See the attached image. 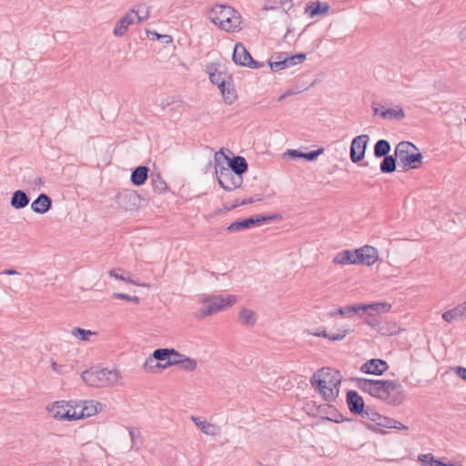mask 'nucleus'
Masks as SVG:
<instances>
[{
    "instance_id": "1",
    "label": "nucleus",
    "mask_w": 466,
    "mask_h": 466,
    "mask_svg": "<svg viewBox=\"0 0 466 466\" xmlns=\"http://www.w3.org/2000/svg\"><path fill=\"white\" fill-rule=\"evenodd\" d=\"M354 381L361 391L381 400L387 404L399 406L404 401L403 387L396 380L356 378Z\"/></svg>"
},
{
    "instance_id": "2",
    "label": "nucleus",
    "mask_w": 466,
    "mask_h": 466,
    "mask_svg": "<svg viewBox=\"0 0 466 466\" xmlns=\"http://www.w3.org/2000/svg\"><path fill=\"white\" fill-rule=\"evenodd\" d=\"M341 380L342 376L339 370L324 367L313 374L310 382L323 399L330 402L339 396Z\"/></svg>"
},
{
    "instance_id": "3",
    "label": "nucleus",
    "mask_w": 466,
    "mask_h": 466,
    "mask_svg": "<svg viewBox=\"0 0 466 466\" xmlns=\"http://www.w3.org/2000/svg\"><path fill=\"white\" fill-rule=\"evenodd\" d=\"M207 72L210 82L218 86L225 103L231 105L237 99L232 75L228 72L225 66L216 64L207 65Z\"/></svg>"
},
{
    "instance_id": "4",
    "label": "nucleus",
    "mask_w": 466,
    "mask_h": 466,
    "mask_svg": "<svg viewBox=\"0 0 466 466\" xmlns=\"http://www.w3.org/2000/svg\"><path fill=\"white\" fill-rule=\"evenodd\" d=\"M379 259V252L374 247L366 245L354 250L346 249L339 252L334 258L333 262L339 265H356L372 266Z\"/></svg>"
},
{
    "instance_id": "5",
    "label": "nucleus",
    "mask_w": 466,
    "mask_h": 466,
    "mask_svg": "<svg viewBox=\"0 0 466 466\" xmlns=\"http://www.w3.org/2000/svg\"><path fill=\"white\" fill-rule=\"evenodd\" d=\"M209 19L225 31L240 29V16L236 15V10L229 5H216L209 12Z\"/></svg>"
},
{
    "instance_id": "6",
    "label": "nucleus",
    "mask_w": 466,
    "mask_h": 466,
    "mask_svg": "<svg viewBox=\"0 0 466 466\" xmlns=\"http://www.w3.org/2000/svg\"><path fill=\"white\" fill-rule=\"evenodd\" d=\"M81 378L90 387L102 388L115 384L119 378V372L116 370L92 367L83 371Z\"/></svg>"
},
{
    "instance_id": "7",
    "label": "nucleus",
    "mask_w": 466,
    "mask_h": 466,
    "mask_svg": "<svg viewBox=\"0 0 466 466\" xmlns=\"http://www.w3.org/2000/svg\"><path fill=\"white\" fill-rule=\"evenodd\" d=\"M214 163L222 165L227 163L226 167L241 177L248 169V164L244 157L234 156L229 149L223 147L215 153Z\"/></svg>"
},
{
    "instance_id": "8",
    "label": "nucleus",
    "mask_w": 466,
    "mask_h": 466,
    "mask_svg": "<svg viewBox=\"0 0 466 466\" xmlns=\"http://www.w3.org/2000/svg\"><path fill=\"white\" fill-rule=\"evenodd\" d=\"M412 150H418V148L414 144L408 141H401L395 147L396 157H399L404 169L418 168L422 161V154L420 152L414 153Z\"/></svg>"
},
{
    "instance_id": "9",
    "label": "nucleus",
    "mask_w": 466,
    "mask_h": 466,
    "mask_svg": "<svg viewBox=\"0 0 466 466\" xmlns=\"http://www.w3.org/2000/svg\"><path fill=\"white\" fill-rule=\"evenodd\" d=\"M203 303L207 304L199 309V312L195 316L198 319L206 318L209 315H213L228 306H231L236 303L237 299L234 295H228L227 298L221 296H213L204 299Z\"/></svg>"
},
{
    "instance_id": "10",
    "label": "nucleus",
    "mask_w": 466,
    "mask_h": 466,
    "mask_svg": "<svg viewBox=\"0 0 466 466\" xmlns=\"http://www.w3.org/2000/svg\"><path fill=\"white\" fill-rule=\"evenodd\" d=\"M215 171L219 186L226 191H233L241 187L243 177L233 173L224 165L215 163Z\"/></svg>"
},
{
    "instance_id": "11",
    "label": "nucleus",
    "mask_w": 466,
    "mask_h": 466,
    "mask_svg": "<svg viewBox=\"0 0 466 466\" xmlns=\"http://www.w3.org/2000/svg\"><path fill=\"white\" fill-rule=\"evenodd\" d=\"M280 215L274 214V215H257L249 218H246L243 219H238L231 224H229L227 228V230L228 232H236V231H242L245 229L252 228L254 227L259 226L263 223L271 222L278 218H280Z\"/></svg>"
},
{
    "instance_id": "12",
    "label": "nucleus",
    "mask_w": 466,
    "mask_h": 466,
    "mask_svg": "<svg viewBox=\"0 0 466 466\" xmlns=\"http://www.w3.org/2000/svg\"><path fill=\"white\" fill-rule=\"evenodd\" d=\"M346 403L351 414L366 420L370 410L374 408L373 406L366 405L363 398L354 390L347 391Z\"/></svg>"
},
{
    "instance_id": "13",
    "label": "nucleus",
    "mask_w": 466,
    "mask_h": 466,
    "mask_svg": "<svg viewBox=\"0 0 466 466\" xmlns=\"http://www.w3.org/2000/svg\"><path fill=\"white\" fill-rule=\"evenodd\" d=\"M149 16V10L146 8L145 15H139V10L131 9L123 17H121L116 24L113 34L116 36H123L130 25L134 23H140L145 21Z\"/></svg>"
},
{
    "instance_id": "14",
    "label": "nucleus",
    "mask_w": 466,
    "mask_h": 466,
    "mask_svg": "<svg viewBox=\"0 0 466 466\" xmlns=\"http://www.w3.org/2000/svg\"><path fill=\"white\" fill-rule=\"evenodd\" d=\"M233 62L240 66H246L249 68L258 69L262 67L264 65L262 62H258L251 56L250 53L247 50L245 46L238 42L235 45L233 54H232Z\"/></svg>"
},
{
    "instance_id": "15",
    "label": "nucleus",
    "mask_w": 466,
    "mask_h": 466,
    "mask_svg": "<svg viewBox=\"0 0 466 466\" xmlns=\"http://www.w3.org/2000/svg\"><path fill=\"white\" fill-rule=\"evenodd\" d=\"M80 408L79 405H70L69 402L65 400L56 401L51 408L48 409L51 415L57 420H76V410Z\"/></svg>"
},
{
    "instance_id": "16",
    "label": "nucleus",
    "mask_w": 466,
    "mask_h": 466,
    "mask_svg": "<svg viewBox=\"0 0 466 466\" xmlns=\"http://www.w3.org/2000/svg\"><path fill=\"white\" fill-rule=\"evenodd\" d=\"M368 420L374 422L377 426L387 429L407 430L408 427L397 420L380 414L375 408L370 410Z\"/></svg>"
},
{
    "instance_id": "17",
    "label": "nucleus",
    "mask_w": 466,
    "mask_h": 466,
    "mask_svg": "<svg viewBox=\"0 0 466 466\" xmlns=\"http://www.w3.org/2000/svg\"><path fill=\"white\" fill-rule=\"evenodd\" d=\"M369 139L368 135H360L352 139L350 157L353 163H359L364 158Z\"/></svg>"
},
{
    "instance_id": "18",
    "label": "nucleus",
    "mask_w": 466,
    "mask_h": 466,
    "mask_svg": "<svg viewBox=\"0 0 466 466\" xmlns=\"http://www.w3.org/2000/svg\"><path fill=\"white\" fill-rule=\"evenodd\" d=\"M306 59L305 53H298L296 55L286 54L283 60L280 61H272V59L268 60V64L270 69L273 72H279L284 68H288L298 64H301Z\"/></svg>"
},
{
    "instance_id": "19",
    "label": "nucleus",
    "mask_w": 466,
    "mask_h": 466,
    "mask_svg": "<svg viewBox=\"0 0 466 466\" xmlns=\"http://www.w3.org/2000/svg\"><path fill=\"white\" fill-rule=\"evenodd\" d=\"M388 369L389 365L386 360L381 359H371L363 363L360 370L361 372L366 374L381 376Z\"/></svg>"
},
{
    "instance_id": "20",
    "label": "nucleus",
    "mask_w": 466,
    "mask_h": 466,
    "mask_svg": "<svg viewBox=\"0 0 466 466\" xmlns=\"http://www.w3.org/2000/svg\"><path fill=\"white\" fill-rule=\"evenodd\" d=\"M52 198L46 193H41L32 202L31 209L37 214H46L52 208Z\"/></svg>"
},
{
    "instance_id": "21",
    "label": "nucleus",
    "mask_w": 466,
    "mask_h": 466,
    "mask_svg": "<svg viewBox=\"0 0 466 466\" xmlns=\"http://www.w3.org/2000/svg\"><path fill=\"white\" fill-rule=\"evenodd\" d=\"M30 202V198L27 193L22 189H17L13 192L10 205L15 209L25 208Z\"/></svg>"
},
{
    "instance_id": "22",
    "label": "nucleus",
    "mask_w": 466,
    "mask_h": 466,
    "mask_svg": "<svg viewBox=\"0 0 466 466\" xmlns=\"http://www.w3.org/2000/svg\"><path fill=\"white\" fill-rule=\"evenodd\" d=\"M362 313V307L361 304H355V305H348L345 307H339L336 309L335 310L329 311L327 313V316L329 318L335 317L337 315L340 316H352L355 314H361Z\"/></svg>"
},
{
    "instance_id": "23",
    "label": "nucleus",
    "mask_w": 466,
    "mask_h": 466,
    "mask_svg": "<svg viewBox=\"0 0 466 466\" xmlns=\"http://www.w3.org/2000/svg\"><path fill=\"white\" fill-rule=\"evenodd\" d=\"M330 9V6L326 2L316 1L308 5L305 8V13L310 17L320 15H326Z\"/></svg>"
},
{
    "instance_id": "24",
    "label": "nucleus",
    "mask_w": 466,
    "mask_h": 466,
    "mask_svg": "<svg viewBox=\"0 0 466 466\" xmlns=\"http://www.w3.org/2000/svg\"><path fill=\"white\" fill-rule=\"evenodd\" d=\"M149 168L146 166L135 167L131 173V183L134 186H142L148 178Z\"/></svg>"
},
{
    "instance_id": "25",
    "label": "nucleus",
    "mask_w": 466,
    "mask_h": 466,
    "mask_svg": "<svg viewBox=\"0 0 466 466\" xmlns=\"http://www.w3.org/2000/svg\"><path fill=\"white\" fill-rule=\"evenodd\" d=\"M337 333L327 332L325 329L310 332L313 336L329 339L332 341H338L343 339L350 332L349 328L337 329Z\"/></svg>"
},
{
    "instance_id": "26",
    "label": "nucleus",
    "mask_w": 466,
    "mask_h": 466,
    "mask_svg": "<svg viewBox=\"0 0 466 466\" xmlns=\"http://www.w3.org/2000/svg\"><path fill=\"white\" fill-rule=\"evenodd\" d=\"M97 405H100L99 402H95L94 400H85L83 401V405L79 411L76 410L77 420L91 417L97 413Z\"/></svg>"
},
{
    "instance_id": "27",
    "label": "nucleus",
    "mask_w": 466,
    "mask_h": 466,
    "mask_svg": "<svg viewBox=\"0 0 466 466\" xmlns=\"http://www.w3.org/2000/svg\"><path fill=\"white\" fill-rule=\"evenodd\" d=\"M150 182L153 190L157 194L166 193L169 187L159 173H151Z\"/></svg>"
},
{
    "instance_id": "28",
    "label": "nucleus",
    "mask_w": 466,
    "mask_h": 466,
    "mask_svg": "<svg viewBox=\"0 0 466 466\" xmlns=\"http://www.w3.org/2000/svg\"><path fill=\"white\" fill-rule=\"evenodd\" d=\"M382 157L383 159L380 165L381 173L390 174L394 172L396 170L397 158H399V157H396V153L393 156L387 155Z\"/></svg>"
},
{
    "instance_id": "29",
    "label": "nucleus",
    "mask_w": 466,
    "mask_h": 466,
    "mask_svg": "<svg viewBox=\"0 0 466 466\" xmlns=\"http://www.w3.org/2000/svg\"><path fill=\"white\" fill-rule=\"evenodd\" d=\"M362 313H367L369 316H372L371 311H375L377 313L380 312H388L390 311L391 306L386 302H379V303H371V304H361Z\"/></svg>"
},
{
    "instance_id": "30",
    "label": "nucleus",
    "mask_w": 466,
    "mask_h": 466,
    "mask_svg": "<svg viewBox=\"0 0 466 466\" xmlns=\"http://www.w3.org/2000/svg\"><path fill=\"white\" fill-rule=\"evenodd\" d=\"M238 319L242 325L254 326L257 322V315L251 309H242L238 314Z\"/></svg>"
},
{
    "instance_id": "31",
    "label": "nucleus",
    "mask_w": 466,
    "mask_h": 466,
    "mask_svg": "<svg viewBox=\"0 0 466 466\" xmlns=\"http://www.w3.org/2000/svg\"><path fill=\"white\" fill-rule=\"evenodd\" d=\"M192 420L195 422V424L200 429V431L207 434L213 436L216 434V426L208 422L206 420H201L199 417H194L192 416Z\"/></svg>"
},
{
    "instance_id": "32",
    "label": "nucleus",
    "mask_w": 466,
    "mask_h": 466,
    "mask_svg": "<svg viewBox=\"0 0 466 466\" xmlns=\"http://www.w3.org/2000/svg\"><path fill=\"white\" fill-rule=\"evenodd\" d=\"M390 144L386 139H380L374 145V156L377 158H380L389 155L390 151Z\"/></svg>"
},
{
    "instance_id": "33",
    "label": "nucleus",
    "mask_w": 466,
    "mask_h": 466,
    "mask_svg": "<svg viewBox=\"0 0 466 466\" xmlns=\"http://www.w3.org/2000/svg\"><path fill=\"white\" fill-rule=\"evenodd\" d=\"M365 323L370 326L372 329L380 332L381 335L390 336L395 334V329L393 330H384V323L376 318L367 319Z\"/></svg>"
},
{
    "instance_id": "34",
    "label": "nucleus",
    "mask_w": 466,
    "mask_h": 466,
    "mask_svg": "<svg viewBox=\"0 0 466 466\" xmlns=\"http://www.w3.org/2000/svg\"><path fill=\"white\" fill-rule=\"evenodd\" d=\"M170 360L169 362L165 363H157L156 366H158V368L165 369L169 366L173 365H179V363L182 361V360L185 358L186 355L181 354L175 349H170Z\"/></svg>"
},
{
    "instance_id": "35",
    "label": "nucleus",
    "mask_w": 466,
    "mask_h": 466,
    "mask_svg": "<svg viewBox=\"0 0 466 466\" xmlns=\"http://www.w3.org/2000/svg\"><path fill=\"white\" fill-rule=\"evenodd\" d=\"M419 461L423 466H446L445 462L435 459L431 453L419 455Z\"/></svg>"
},
{
    "instance_id": "36",
    "label": "nucleus",
    "mask_w": 466,
    "mask_h": 466,
    "mask_svg": "<svg viewBox=\"0 0 466 466\" xmlns=\"http://www.w3.org/2000/svg\"><path fill=\"white\" fill-rule=\"evenodd\" d=\"M170 349H157L153 352L157 363L169 362L170 360Z\"/></svg>"
},
{
    "instance_id": "37",
    "label": "nucleus",
    "mask_w": 466,
    "mask_h": 466,
    "mask_svg": "<svg viewBox=\"0 0 466 466\" xmlns=\"http://www.w3.org/2000/svg\"><path fill=\"white\" fill-rule=\"evenodd\" d=\"M128 433L131 439V449L137 451L142 443L140 431L136 428H128Z\"/></svg>"
},
{
    "instance_id": "38",
    "label": "nucleus",
    "mask_w": 466,
    "mask_h": 466,
    "mask_svg": "<svg viewBox=\"0 0 466 466\" xmlns=\"http://www.w3.org/2000/svg\"><path fill=\"white\" fill-rule=\"evenodd\" d=\"M459 318L462 319L463 316L461 315L458 306L442 313V319L447 322H451Z\"/></svg>"
},
{
    "instance_id": "39",
    "label": "nucleus",
    "mask_w": 466,
    "mask_h": 466,
    "mask_svg": "<svg viewBox=\"0 0 466 466\" xmlns=\"http://www.w3.org/2000/svg\"><path fill=\"white\" fill-rule=\"evenodd\" d=\"M72 334L80 340L86 341L94 333L91 330L85 329L82 328H74V329L72 330Z\"/></svg>"
},
{
    "instance_id": "40",
    "label": "nucleus",
    "mask_w": 466,
    "mask_h": 466,
    "mask_svg": "<svg viewBox=\"0 0 466 466\" xmlns=\"http://www.w3.org/2000/svg\"><path fill=\"white\" fill-rule=\"evenodd\" d=\"M179 366L185 371H193L197 369V361L194 359L185 356L179 363Z\"/></svg>"
},
{
    "instance_id": "41",
    "label": "nucleus",
    "mask_w": 466,
    "mask_h": 466,
    "mask_svg": "<svg viewBox=\"0 0 466 466\" xmlns=\"http://www.w3.org/2000/svg\"><path fill=\"white\" fill-rule=\"evenodd\" d=\"M147 36L152 40H160L163 43H170L172 42V37L167 35H160L156 31H147Z\"/></svg>"
},
{
    "instance_id": "42",
    "label": "nucleus",
    "mask_w": 466,
    "mask_h": 466,
    "mask_svg": "<svg viewBox=\"0 0 466 466\" xmlns=\"http://www.w3.org/2000/svg\"><path fill=\"white\" fill-rule=\"evenodd\" d=\"M324 151L323 147H319L316 150H312L309 152H303V158L309 162L314 161L318 158V157L322 154Z\"/></svg>"
},
{
    "instance_id": "43",
    "label": "nucleus",
    "mask_w": 466,
    "mask_h": 466,
    "mask_svg": "<svg viewBox=\"0 0 466 466\" xmlns=\"http://www.w3.org/2000/svg\"><path fill=\"white\" fill-rule=\"evenodd\" d=\"M112 298L113 299H125L127 301L134 302L136 304L139 303V298L138 297H137V296H129V295L125 294V293L115 292V293H113Z\"/></svg>"
},
{
    "instance_id": "44",
    "label": "nucleus",
    "mask_w": 466,
    "mask_h": 466,
    "mask_svg": "<svg viewBox=\"0 0 466 466\" xmlns=\"http://www.w3.org/2000/svg\"><path fill=\"white\" fill-rule=\"evenodd\" d=\"M109 275H110L111 277H114V278H115V279H120V280L127 281V282H128V283H132V284H135V285H138V283H137V281H135L134 279H132L129 277V275H130V273H129V272L127 273L128 277H126V276H124V275H122V274H121V275H119V274L116 272V269H111V270L109 271Z\"/></svg>"
},
{
    "instance_id": "45",
    "label": "nucleus",
    "mask_w": 466,
    "mask_h": 466,
    "mask_svg": "<svg viewBox=\"0 0 466 466\" xmlns=\"http://www.w3.org/2000/svg\"><path fill=\"white\" fill-rule=\"evenodd\" d=\"M372 109H373L374 115H378L382 118H392L391 108H388V109L380 111V108H378L374 105H372Z\"/></svg>"
},
{
    "instance_id": "46",
    "label": "nucleus",
    "mask_w": 466,
    "mask_h": 466,
    "mask_svg": "<svg viewBox=\"0 0 466 466\" xmlns=\"http://www.w3.org/2000/svg\"><path fill=\"white\" fill-rule=\"evenodd\" d=\"M284 156H288L292 159L303 158V152L298 149H288Z\"/></svg>"
},
{
    "instance_id": "47",
    "label": "nucleus",
    "mask_w": 466,
    "mask_h": 466,
    "mask_svg": "<svg viewBox=\"0 0 466 466\" xmlns=\"http://www.w3.org/2000/svg\"><path fill=\"white\" fill-rule=\"evenodd\" d=\"M156 364H157V361H156L155 358L152 355L144 363V369L146 370L152 371L157 367Z\"/></svg>"
},
{
    "instance_id": "48",
    "label": "nucleus",
    "mask_w": 466,
    "mask_h": 466,
    "mask_svg": "<svg viewBox=\"0 0 466 466\" xmlns=\"http://www.w3.org/2000/svg\"><path fill=\"white\" fill-rule=\"evenodd\" d=\"M391 111H392V118H394V119L400 120V119H403L405 117V112L401 107H400L398 110L391 108Z\"/></svg>"
},
{
    "instance_id": "49",
    "label": "nucleus",
    "mask_w": 466,
    "mask_h": 466,
    "mask_svg": "<svg viewBox=\"0 0 466 466\" xmlns=\"http://www.w3.org/2000/svg\"><path fill=\"white\" fill-rule=\"evenodd\" d=\"M456 374L466 381V368L458 366L455 368Z\"/></svg>"
},
{
    "instance_id": "50",
    "label": "nucleus",
    "mask_w": 466,
    "mask_h": 466,
    "mask_svg": "<svg viewBox=\"0 0 466 466\" xmlns=\"http://www.w3.org/2000/svg\"><path fill=\"white\" fill-rule=\"evenodd\" d=\"M0 274H5V275H9V276H12V275H18L19 272H17L15 269L14 268H8V269H5L4 271H2Z\"/></svg>"
},
{
    "instance_id": "51",
    "label": "nucleus",
    "mask_w": 466,
    "mask_h": 466,
    "mask_svg": "<svg viewBox=\"0 0 466 466\" xmlns=\"http://www.w3.org/2000/svg\"><path fill=\"white\" fill-rule=\"evenodd\" d=\"M256 200L253 198H245L241 201H238V203H239V206H243V205L252 204Z\"/></svg>"
},
{
    "instance_id": "52",
    "label": "nucleus",
    "mask_w": 466,
    "mask_h": 466,
    "mask_svg": "<svg viewBox=\"0 0 466 466\" xmlns=\"http://www.w3.org/2000/svg\"><path fill=\"white\" fill-rule=\"evenodd\" d=\"M458 308H459L461 315L463 316V318H466V301L458 305Z\"/></svg>"
},
{
    "instance_id": "53",
    "label": "nucleus",
    "mask_w": 466,
    "mask_h": 466,
    "mask_svg": "<svg viewBox=\"0 0 466 466\" xmlns=\"http://www.w3.org/2000/svg\"><path fill=\"white\" fill-rule=\"evenodd\" d=\"M366 427H367L368 429H370V430L374 431L375 432H378V433H381V434L386 433V431H384L383 430H380V429L377 430V429L375 428V426H373V425H371V424H370V423H367V424H366Z\"/></svg>"
},
{
    "instance_id": "54",
    "label": "nucleus",
    "mask_w": 466,
    "mask_h": 466,
    "mask_svg": "<svg viewBox=\"0 0 466 466\" xmlns=\"http://www.w3.org/2000/svg\"><path fill=\"white\" fill-rule=\"evenodd\" d=\"M287 53H278L275 56L272 57L273 61H280L283 60L284 56H286Z\"/></svg>"
},
{
    "instance_id": "55",
    "label": "nucleus",
    "mask_w": 466,
    "mask_h": 466,
    "mask_svg": "<svg viewBox=\"0 0 466 466\" xmlns=\"http://www.w3.org/2000/svg\"><path fill=\"white\" fill-rule=\"evenodd\" d=\"M239 206V203H238V200H237V202L235 204H231V205H225V209L227 210H231V209H234L236 208L237 207Z\"/></svg>"
},
{
    "instance_id": "56",
    "label": "nucleus",
    "mask_w": 466,
    "mask_h": 466,
    "mask_svg": "<svg viewBox=\"0 0 466 466\" xmlns=\"http://www.w3.org/2000/svg\"><path fill=\"white\" fill-rule=\"evenodd\" d=\"M146 8L148 9V7L147 5H140L138 6L137 10H139V15H145Z\"/></svg>"
},
{
    "instance_id": "57",
    "label": "nucleus",
    "mask_w": 466,
    "mask_h": 466,
    "mask_svg": "<svg viewBox=\"0 0 466 466\" xmlns=\"http://www.w3.org/2000/svg\"><path fill=\"white\" fill-rule=\"evenodd\" d=\"M393 329H395V333H396L397 328H396L395 324L388 326L387 324L384 323V330H393Z\"/></svg>"
},
{
    "instance_id": "58",
    "label": "nucleus",
    "mask_w": 466,
    "mask_h": 466,
    "mask_svg": "<svg viewBox=\"0 0 466 466\" xmlns=\"http://www.w3.org/2000/svg\"><path fill=\"white\" fill-rule=\"evenodd\" d=\"M52 368H53L54 370H56L57 372L60 371L59 369H58V365L55 361L52 362Z\"/></svg>"
},
{
    "instance_id": "59",
    "label": "nucleus",
    "mask_w": 466,
    "mask_h": 466,
    "mask_svg": "<svg viewBox=\"0 0 466 466\" xmlns=\"http://www.w3.org/2000/svg\"><path fill=\"white\" fill-rule=\"evenodd\" d=\"M35 183H36V184H39V185H43V184H44V182H43V180H42V178H41V177H38V178L36 179Z\"/></svg>"
},
{
    "instance_id": "60",
    "label": "nucleus",
    "mask_w": 466,
    "mask_h": 466,
    "mask_svg": "<svg viewBox=\"0 0 466 466\" xmlns=\"http://www.w3.org/2000/svg\"><path fill=\"white\" fill-rule=\"evenodd\" d=\"M289 94V93H287V94H284L281 96H279V101H281L282 99H284Z\"/></svg>"
},
{
    "instance_id": "61",
    "label": "nucleus",
    "mask_w": 466,
    "mask_h": 466,
    "mask_svg": "<svg viewBox=\"0 0 466 466\" xmlns=\"http://www.w3.org/2000/svg\"><path fill=\"white\" fill-rule=\"evenodd\" d=\"M289 0H281V4L282 5H286V4H289Z\"/></svg>"
},
{
    "instance_id": "62",
    "label": "nucleus",
    "mask_w": 466,
    "mask_h": 466,
    "mask_svg": "<svg viewBox=\"0 0 466 466\" xmlns=\"http://www.w3.org/2000/svg\"><path fill=\"white\" fill-rule=\"evenodd\" d=\"M129 198H137V196H136L135 194H129Z\"/></svg>"
},
{
    "instance_id": "63",
    "label": "nucleus",
    "mask_w": 466,
    "mask_h": 466,
    "mask_svg": "<svg viewBox=\"0 0 466 466\" xmlns=\"http://www.w3.org/2000/svg\"><path fill=\"white\" fill-rule=\"evenodd\" d=\"M446 466H456V465L453 463H446Z\"/></svg>"
},
{
    "instance_id": "64",
    "label": "nucleus",
    "mask_w": 466,
    "mask_h": 466,
    "mask_svg": "<svg viewBox=\"0 0 466 466\" xmlns=\"http://www.w3.org/2000/svg\"><path fill=\"white\" fill-rule=\"evenodd\" d=\"M290 32V29H288L287 34L285 35V38L287 37L288 34Z\"/></svg>"
}]
</instances>
